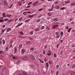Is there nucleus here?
Here are the masks:
<instances>
[{
    "label": "nucleus",
    "mask_w": 75,
    "mask_h": 75,
    "mask_svg": "<svg viewBox=\"0 0 75 75\" xmlns=\"http://www.w3.org/2000/svg\"><path fill=\"white\" fill-rule=\"evenodd\" d=\"M57 26H58V24L57 23H55V24H54L53 28H55L57 27Z\"/></svg>",
    "instance_id": "nucleus-1"
},
{
    "label": "nucleus",
    "mask_w": 75,
    "mask_h": 75,
    "mask_svg": "<svg viewBox=\"0 0 75 75\" xmlns=\"http://www.w3.org/2000/svg\"><path fill=\"white\" fill-rule=\"evenodd\" d=\"M30 58L31 59H32L33 60H34L35 59V57L34 56H33V55H31L30 56Z\"/></svg>",
    "instance_id": "nucleus-2"
},
{
    "label": "nucleus",
    "mask_w": 75,
    "mask_h": 75,
    "mask_svg": "<svg viewBox=\"0 0 75 75\" xmlns=\"http://www.w3.org/2000/svg\"><path fill=\"white\" fill-rule=\"evenodd\" d=\"M25 52V50L24 49H23L21 50V53L22 54H24Z\"/></svg>",
    "instance_id": "nucleus-3"
},
{
    "label": "nucleus",
    "mask_w": 75,
    "mask_h": 75,
    "mask_svg": "<svg viewBox=\"0 0 75 75\" xmlns=\"http://www.w3.org/2000/svg\"><path fill=\"white\" fill-rule=\"evenodd\" d=\"M51 53H52L50 51V50H49V51L47 53V55H48V56H50V55H51Z\"/></svg>",
    "instance_id": "nucleus-4"
},
{
    "label": "nucleus",
    "mask_w": 75,
    "mask_h": 75,
    "mask_svg": "<svg viewBox=\"0 0 75 75\" xmlns=\"http://www.w3.org/2000/svg\"><path fill=\"white\" fill-rule=\"evenodd\" d=\"M4 5L5 6H7L8 4L7 1H4Z\"/></svg>",
    "instance_id": "nucleus-5"
},
{
    "label": "nucleus",
    "mask_w": 75,
    "mask_h": 75,
    "mask_svg": "<svg viewBox=\"0 0 75 75\" xmlns=\"http://www.w3.org/2000/svg\"><path fill=\"white\" fill-rule=\"evenodd\" d=\"M28 59V56H25L24 57V60H27V59Z\"/></svg>",
    "instance_id": "nucleus-6"
},
{
    "label": "nucleus",
    "mask_w": 75,
    "mask_h": 75,
    "mask_svg": "<svg viewBox=\"0 0 75 75\" xmlns=\"http://www.w3.org/2000/svg\"><path fill=\"white\" fill-rule=\"evenodd\" d=\"M58 20V19L57 18H54L53 19V20L54 21H57Z\"/></svg>",
    "instance_id": "nucleus-7"
},
{
    "label": "nucleus",
    "mask_w": 75,
    "mask_h": 75,
    "mask_svg": "<svg viewBox=\"0 0 75 75\" xmlns=\"http://www.w3.org/2000/svg\"><path fill=\"white\" fill-rule=\"evenodd\" d=\"M54 7V4H53L51 9H50L49 10L50 11H52V10L53 9Z\"/></svg>",
    "instance_id": "nucleus-8"
},
{
    "label": "nucleus",
    "mask_w": 75,
    "mask_h": 75,
    "mask_svg": "<svg viewBox=\"0 0 75 75\" xmlns=\"http://www.w3.org/2000/svg\"><path fill=\"white\" fill-rule=\"evenodd\" d=\"M71 6H74L75 5V3H74V2H72V3H71Z\"/></svg>",
    "instance_id": "nucleus-9"
},
{
    "label": "nucleus",
    "mask_w": 75,
    "mask_h": 75,
    "mask_svg": "<svg viewBox=\"0 0 75 75\" xmlns=\"http://www.w3.org/2000/svg\"><path fill=\"white\" fill-rule=\"evenodd\" d=\"M43 53L44 55H46V52L45 50H44V51H43Z\"/></svg>",
    "instance_id": "nucleus-10"
},
{
    "label": "nucleus",
    "mask_w": 75,
    "mask_h": 75,
    "mask_svg": "<svg viewBox=\"0 0 75 75\" xmlns=\"http://www.w3.org/2000/svg\"><path fill=\"white\" fill-rule=\"evenodd\" d=\"M22 74L23 75H27V73H25V72H22Z\"/></svg>",
    "instance_id": "nucleus-11"
},
{
    "label": "nucleus",
    "mask_w": 75,
    "mask_h": 75,
    "mask_svg": "<svg viewBox=\"0 0 75 75\" xmlns=\"http://www.w3.org/2000/svg\"><path fill=\"white\" fill-rule=\"evenodd\" d=\"M11 28H8V29H7L6 30L7 31H10V30H11Z\"/></svg>",
    "instance_id": "nucleus-12"
},
{
    "label": "nucleus",
    "mask_w": 75,
    "mask_h": 75,
    "mask_svg": "<svg viewBox=\"0 0 75 75\" xmlns=\"http://www.w3.org/2000/svg\"><path fill=\"white\" fill-rule=\"evenodd\" d=\"M3 16L4 17H6V13H3Z\"/></svg>",
    "instance_id": "nucleus-13"
},
{
    "label": "nucleus",
    "mask_w": 75,
    "mask_h": 75,
    "mask_svg": "<svg viewBox=\"0 0 75 75\" xmlns=\"http://www.w3.org/2000/svg\"><path fill=\"white\" fill-rule=\"evenodd\" d=\"M38 3V1H36V2H35V3H33V5H35V4H37V3Z\"/></svg>",
    "instance_id": "nucleus-14"
},
{
    "label": "nucleus",
    "mask_w": 75,
    "mask_h": 75,
    "mask_svg": "<svg viewBox=\"0 0 75 75\" xmlns=\"http://www.w3.org/2000/svg\"><path fill=\"white\" fill-rule=\"evenodd\" d=\"M55 8L57 9H58L59 8V6H56Z\"/></svg>",
    "instance_id": "nucleus-15"
},
{
    "label": "nucleus",
    "mask_w": 75,
    "mask_h": 75,
    "mask_svg": "<svg viewBox=\"0 0 75 75\" xmlns=\"http://www.w3.org/2000/svg\"><path fill=\"white\" fill-rule=\"evenodd\" d=\"M41 20L40 19H39V20H37L36 21V22L38 23V22H39Z\"/></svg>",
    "instance_id": "nucleus-16"
},
{
    "label": "nucleus",
    "mask_w": 75,
    "mask_h": 75,
    "mask_svg": "<svg viewBox=\"0 0 75 75\" xmlns=\"http://www.w3.org/2000/svg\"><path fill=\"white\" fill-rule=\"evenodd\" d=\"M26 44L28 45H29V44H30V42L29 41H28L27 42Z\"/></svg>",
    "instance_id": "nucleus-17"
},
{
    "label": "nucleus",
    "mask_w": 75,
    "mask_h": 75,
    "mask_svg": "<svg viewBox=\"0 0 75 75\" xmlns=\"http://www.w3.org/2000/svg\"><path fill=\"white\" fill-rule=\"evenodd\" d=\"M59 34H58V35H57L56 36V38H57V39H58V38H59Z\"/></svg>",
    "instance_id": "nucleus-18"
},
{
    "label": "nucleus",
    "mask_w": 75,
    "mask_h": 75,
    "mask_svg": "<svg viewBox=\"0 0 75 75\" xmlns=\"http://www.w3.org/2000/svg\"><path fill=\"white\" fill-rule=\"evenodd\" d=\"M18 37L19 38H23V36H22L21 35H19Z\"/></svg>",
    "instance_id": "nucleus-19"
},
{
    "label": "nucleus",
    "mask_w": 75,
    "mask_h": 75,
    "mask_svg": "<svg viewBox=\"0 0 75 75\" xmlns=\"http://www.w3.org/2000/svg\"><path fill=\"white\" fill-rule=\"evenodd\" d=\"M39 61L41 63H43V61H42V60H40V59H39Z\"/></svg>",
    "instance_id": "nucleus-20"
},
{
    "label": "nucleus",
    "mask_w": 75,
    "mask_h": 75,
    "mask_svg": "<svg viewBox=\"0 0 75 75\" xmlns=\"http://www.w3.org/2000/svg\"><path fill=\"white\" fill-rule=\"evenodd\" d=\"M14 50L15 53H16L17 52V48L16 47H15L14 48Z\"/></svg>",
    "instance_id": "nucleus-21"
},
{
    "label": "nucleus",
    "mask_w": 75,
    "mask_h": 75,
    "mask_svg": "<svg viewBox=\"0 0 75 75\" xmlns=\"http://www.w3.org/2000/svg\"><path fill=\"white\" fill-rule=\"evenodd\" d=\"M2 42H3V45H4V44H5V43H6V42L4 40H2Z\"/></svg>",
    "instance_id": "nucleus-22"
},
{
    "label": "nucleus",
    "mask_w": 75,
    "mask_h": 75,
    "mask_svg": "<svg viewBox=\"0 0 75 75\" xmlns=\"http://www.w3.org/2000/svg\"><path fill=\"white\" fill-rule=\"evenodd\" d=\"M1 18H0V22H3L4 21V20L3 19H1Z\"/></svg>",
    "instance_id": "nucleus-23"
},
{
    "label": "nucleus",
    "mask_w": 75,
    "mask_h": 75,
    "mask_svg": "<svg viewBox=\"0 0 75 75\" xmlns=\"http://www.w3.org/2000/svg\"><path fill=\"white\" fill-rule=\"evenodd\" d=\"M30 20V19H28V20H25V22H28Z\"/></svg>",
    "instance_id": "nucleus-24"
},
{
    "label": "nucleus",
    "mask_w": 75,
    "mask_h": 75,
    "mask_svg": "<svg viewBox=\"0 0 75 75\" xmlns=\"http://www.w3.org/2000/svg\"><path fill=\"white\" fill-rule=\"evenodd\" d=\"M27 13V12L25 11V12H23V14H24V15H26Z\"/></svg>",
    "instance_id": "nucleus-25"
},
{
    "label": "nucleus",
    "mask_w": 75,
    "mask_h": 75,
    "mask_svg": "<svg viewBox=\"0 0 75 75\" xmlns=\"http://www.w3.org/2000/svg\"><path fill=\"white\" fill-rule=\"evenodd\" d=\"M13 20H12V19H10V20H9L8 21V22H9V23H10V21H13Z\"/></svg>",
    "instance_id": "nucleus-26"
},
{
    "label": "nucleus",
    "mask_w": 75,
    "mask_h": 75,
    "mask_svg": "<svg viewBox=\"0 0 75 75\" xmlns=\"http://www.w3.org/2000/svg\"><path fill=\"white\" fill-rule=\"evenodd\" d=\"M20 62L21 61L20 60H18L17 62V64H19V63H20Z\"/></svg>",
    "instance_id": "nucleus-27"
},
{
    "label": "nucleus",
    "mask_w": 75,
    "mask_h": 75,
    "mask_svg": "<svg viewBox=\"0 0 75 75\" xmlns=\"http://www.w3.org/2000/svg\"><path fill=\"white\" fill-rule=\"evenodd\" d=\"M22 47V45H19V46L18 47L19 49H20L21 47Z\"/></svg>",
    "instance_id": "nucleus-28"
},
{
    "label": "nucleus",
    "mask_w": 75,
    "mask_h": 75,
    "mask_svg": "<svg viewBox=\"0 0 75 75\" xmlns=\"http://www.w3.org/2000/svg\"><path fill=\"white\" fill-rule=\"evenodd\" d=\"M11 14H6V16L7 17H11Z\"/></svg>",
    "instance_id": "nucleus-29"
},
{
    "label": "nucleus",
    "mask_w": 75,
    "mask_h": 75,
    "mask_svg": "<svg viewBox=\"0 0 75 75\" xmlns=\"http://www.w3.org/2000/svg\"><path fill=\"white\" fill-rule=\"evenodd\" d=\"M46 66L47 67H49V64L48 63H46Z\"/></svg>",
    "instance_id": "nucleus-30"
},
{
    "label": "nucleus",
    "mask_w": 75,
    "mask_h": 75,
    "mask_svg": "<svg viewBox=\"0 0 75 75\" xmlns=\"http://www.w3.org/2000/svg\"><path fill=\"white\" fill-rule=\"evenodd\" d=\"M55 34L56 35H58V34H59V33L58 32H56V33H55Z\"/></svg>",
    "instance_id": "nucleus-31"
},
{
    "label": "nucleus",
    "mask_w": 75,
    "mask_h": 75,
    "mask_svg": "<svg viewBox=\"0 0 75 75\" xmlns=\"http://www.w3.org/2000/svg\"><path fill=\"white\" fill-rule=\"evenodd\" d=\"M59 73V71H57L56 73V75H58Z\"/></svg>",
    "instance_id": "nucleus-32"
},
{
    "label": "nucleus",
    "mask_w": 75,
    "mask_h": 75,
    "mask_svg": "<svg viewBox=\"0 0 75 75\" xmlns=\"http://www.w3.org/2000/svg\"><path fill=\"white\" fill-rule=\"evenodd\" d=\"M70 2V1H65V3H69Z\"/></svg>",
    "instance_id": "nucleus-33"
},
{
    "label": "nucleus",
    "mask_w": 75,
    "mask_h": 75,
    "mask_svg": "<svg viewBox=\"0 0 75 75\" xmlns=\"http://www.w3.org/2000/svg\"><path fill=\"white\" fill-rule=\"evenodd\" d=\"M75 72H73L71 74V75H75Z\"/></svg>",
    "instance_id": "nucleus-34"
},
{
    "label": "nucleus",
    "mask_w": 75,
    "mask_h": 75,
    "mask_svg": "<svg viewBox=\"0 0 75 75\" xmlns=\"http://www.w3.org/2000/svg\"><path fill=\"white\" fill-rule=\"evenodd\" d=\"M8 47H6V48H5L6 51H7L8 50Z\"/></svg>",
    "instance_id": "nucleus-35"
},
{
    "label": "nucleus",
    "mask_w": 75,
    "mask_h": 75,
    "mask_svg": "<svg viewBox=\"0 0 75 75\" xmlns=\"http://www.w3.org/2000/svg\"><path fill=\"white\" fill-rule=\"evenodd\" d=\"M47 14L49 16H51V14L50 13H47Z\"/></svg>",
    "instance_id": "nucleus-36"
},
{
    "label": "nucleus",
    "mask_w": 75,
    "mask_h": 75,
    "mask_svg": "<svg viewBox=\"0 0 75 75\" xmlns=\"http://www.w3.org/2000/svg\"><path fill=\"white\" fill-rule=\"evenodd\" d=\"M34 15H30V16H29V17H32Z\"/></svg>",
    "instance_id": "nucleus-37"
},
{
    "label": "nucleus",
    "mask_w": 75,
    "mask_h": 75,
    "mask_svg": "<svg viewBox=\"0 0 75 75\" xmlns=\"http://www.w3.org/2000/svg\"><path fill=\"white\" fill-rule=\"evenodd\" d=\"M54 57H56L57 55H56V53H54Z\"/></svg>",
    "instance_id": "nucleus-38"
},
{
    "label": "nucleus",
    "mask_w": 75,
    "mask_h": 75,
    "mask_svg": "<svg viewBox=\"0 0 75 75\" xmlns=\"http://www.w3.org/2000/svg\"><path fill=\"white\" fill-rule=\"evenodd\" d=\"M22 24H23V23H21L18 24V27L19 26H20V25H22Z\"/></svg>",
    "instance_id": "nucleus-39"
},
{
    "label": "nucleus",
    "mask_w": 75,
    "mask_h": 75,
    "mask_svg": "<svg viewBox=\"0 0 75 75\" xmlns=\"http://www.w3.org/2000/svg\"><path fill=\"white\" fill-rule=\"evenodd\" d=\"M39 28H37V29H35V31H38V30H39Z\"/></svg>",
    "instance_id": "nucleus-40"
},
{
    "label": "nucleus",
    "mask_w": 75,
    "mask_h": 75,
    "mask_svg": "<svg viewBox=\"0 0 75 75\" xmlns=\"http://www.w3.org/2000/svg\"><path fill=\"white\" fill-rule=\"evenodd\" d=\"M18 6H20L21 5V2H19V3H18Z\"/></svg>",
    "instance_id": "nucleus-41"
},
{
    "label": "nucleus",
    "mask_w": 75,
    "mask_h": 75,
    "mask_svg": "<svg viewBox=\"0 0 75 75\" xmlns=\"http://www.w3.org/2000/svg\"><path fill=\"white\" fill-rule=\"evenodd\" d=\"M71 29H72V28H69V29L68 30V32H70L71 30Z\"/></svg>",
    "instance_id": "nucleus-42"
},
{
    "label": "nucleus",
    "mask_w": 75,
    "mask_h": 75,
    "mask_svg": "<svg viewBox=\"0 0 75 75\" xmlns=\"http://www.w3.org/2000/svg\"><path fill=\"white\" fill-rule=\"evenodd\" d=\"M22 17H20L19 18V21H21V20H22Z\"/></svg>",
    "instance_id": "nucleus-43"
},
{
    "label": "nucleus",
    "mask_w": 75,
    "mask_h": 75,
    "mask_svg": "<svg viewBox=\"0 0 75 75\" xmlns=\"http://www.w3.org/2000/svg\"><path fill=\"white\" fill-rule=\"evenodd\" d=\"M3 51H0V54H3Z\"/></svg>",
    "instance_id": "nucleus-44"
},
{
    "label": "nucleus",
    "mask_w": 75,
    "mask_h": 75,
    "mask_svg": "<svg viewBox=\"0 0 75 75\" xmlns=\"http://www.w3.org/2000/svg\"><path fill=\"white\" fill-rule=\"evenodd\" d=\"M75 67V64H74V65L72 66V68H74Z\"/></svg>",
    "instance_id": "nucleus-45"
},
{
    "label": "nucleus",
    "mask_w": 75,
    "mask_h": 75,
    "mask_svg": "<svg viewBox=\"0 0 75 75\" xmlns=\"http://www.w3.org/2000/svg\"><path fill=\"white\" fill-rule=\"evenodd\" d=\"M20 34H21L22 35H23V33L22 32H20Z\"/></svg>",
    "instance_id": "nucleus-46"
},
{
    "label": "nucleus",
    "mask_w": 75,
    "mask_h": 75,
    "mask_svg": "<svg viewBox=\"0 0 75 75\" xmlns=\"http://www.w3.org/2000/svg\"><path fill=\"white\" fill-rule=\"evenodd\" d=\"M4 31H5V30H2V34H3V33H4Z\"/></svg>",
    "instance_id": "nucleus-47"
},
{
    "label": "nucleus",
    "mask_w": 75,
    "mask_h": 75,
    "mask_svg": "<svg viewBox=\"0 0 75 75\" xmlns=\"http://www.w3.org/2000/svg\"><path fill=\"white\" fill-rule=\"evenodd\" d=\"M5 69H6V68H4L2 70L3 71H5Z\"/></svg>",
    "instance_id": "nucleus-48"
},
{
    "label": "nucleus",
    "mask_w": 75,
    "mask_h": 75,
    "mask_svg": "<svg viewBox=\"0 0 75 75\" xmlns=\"http://www.w3.org/2000/svg\"><path fill=\"white\" fill-rule=\"evenodd\" d=\"M56 67L57 68H58V67H59V65H58V64H57Z\"/></svg>",
    "instance_id": "nucleus-49"
},
{
    "label": "nucleus",
    "mask_w": 75,
    "mask_h": 75,
    "mask_svg": "<svg viewBox=\"0 0 75 75\" xmlns=\"http://www.w3.org/2000/svg\"><path fill=\"white\" fill-rule=\"evenodd\" d=\"M13 5V4H11V6L9 7V8H11V7H12Z\"/></svg>",
    "instance_id": "nucleus-50"
},
{
    "label": "nucleus",
    "mask_w": 75,
    "mask_h": 75,
    "mask_svg": "<svg viewBox=\"0 0 75 75\" xmlns=\"http://www.w3.org/2000/svg\"><path fill=\"white\" fill-rule=\"evenodd\" d=\"M5 26H5V24H4V25H3L2 26V27H3V28H4V27H5Z\"/></svg>",
    "instance_id": "nucleus-51"
},
{
    "label": "nucleus",
    "mask_w": 75,
    "mask_h": 75,
    "mask_svg": "<svg viewBox=\"0 0 75 75\" xmlns=\"http://www.w3.org/2000/svg\"><path fill=\"white\" fill-rule=\"evenodd\" d=\"M63 9H65V7H62L61 8H60V10H63Z\"/></svg>",
    "instance_id": "nucleus-52"
},
{
    "label": "nucleus",
    "mask_w": 75,
    "mask_h": 75,
    "mask_svg": "<svg viewBox=\"0 0 75 75\" xmlns=\"http://www.w3.org/2000/svg\"><path fill=\"white\" fill-rule=\"evenodd\" d=\"M45 28V26H42L41 27V28L42 30V29H44V28Z\"/></svg>",
    "instance_id": "nucleus-53"
},
{
    "label": "nucleus",
    "mask_w": 75,
    "mask_h": 75,
    "mask_svg": "<svg viewBox=\"0 0 75 75\" xmlns=\"http://www.w3.org/2000/svg\"><path fill=\"white\" fill-rule=\"evenodd\" d=\"M30 34H33V32H30Z\"/></svg>",
    "instance_id": "nucleus-54"
},
{
    "label": "nucleus",
    "mask_w": 75,
    "mask_h": 75,
    "mask_svg": "<svg viewBox=\"0 0 75 75\" xmlns=\"http://www.w3.org/2000/svg\"><path fill=\"white\" fill-rule=\"evenodd\" d=\"M32 2H30V3H29L28 4V6H29V5H30V4H32Z\"/></svg>",
    "instance_id": "nucleus-55"
},
{
    "label": "nucleus",
    "mask_w": 75,
    "mask_h": 75,
    "mask_svg": "<svg viewBox=\"0 0 75 75\" xmlns=\"http://www.w3.org/2000/svg\"><path fill=\"white\" fill-rule=\"evenodd\" d=\"M62 53H63V52H62V51H61L60 52V54H62Z\"/></svg>",
    "instance_id": "nucleus-56"
},
{
    "label": "nucleus",
    "mask_w": 75,
    "mask_h": 75,
    "mask_svg": "<svg viewBox=\"0 0 75 75\" xmlns=\"http://www.w3.org/2000/svg\"><path fill=\"white\" fill-rule=\"evenodd\" d=\"M58 3V1H56L55 2H54L55 4H57V3Z\"/></svg>",
    "instance_id": "nucleus-57"
},
{
    "label": "nucleus",
    "mask_w": 75,
    "mask_h": 75,
    "mask_svg": "<svg viewBox=\"0 0 75 75\" xmlns=\"http://www.w3.org/2000/svg\"><path fill=\"white\" fill-rule=\"evenodd\" d=\"M49 64H52V62L51 61H49Z\"/></svg>",
    "instance_id": "nucleus-58"
},
{
    "label": "nucleus",
    "mask_w": 75,
    "mask_h": 75,
    "mask_svg": "<svg viewBox=\"0 0 75 75\" xmlns=\"http://www.w3.org/2000/svg\"><path fill=\"white\" fill-rule=\"evenodd\" d=\"M63 32H61V35H63Z\"/></svg>",
    "instance_id": "nucleus-59"
},
{
    "label": "nucleus",
    "mask_w": 75,
    "mask_h": 75,
    "mask_svg": "<svg viewBox=\"0 0 75 75\" xmlns=\"http://www.w3.org/2000/svg\"><path fill=\"white\" fill-rule=\"evenodd\" d=\"M5 20L7 21L8 20V19L7 18H5V19H4Z\"/></svg>",
    "instance_id": "nucleus-60"
},
{
    "label": "nucleus",
    "mask_w": 75,
    "mask_h": 75,
    "mask_svg": "<svg viewBox=\"0 0 75 75\" xmlns=\"http://www.w3.org/2000/svg\"><path fill=\"white\" fill-rule=\"evenodd\" d=\"M30 50H31L33 51L34 50V49L33 48H31Z\"/></svg>",
    "instance_id": "nucleus-61"
},
{
    "label": "nucleus",
    "mask_w": 75,
    "mask_h": 75,
    "mask_svg": "<svg viewBox=\"0 0 75 75\" xmlns=\"http://www.w3.org/2000/svg\"><path fill=\"white\" fill-rule=\"evenodd\" d=\"M12 47V45H10V48H11Z\"/></svg>",
    "instance_id": "nucleus-62"
},
{
    "label": "nucleus",
    "mask_w": 75,
    "mask_h": 75,
    "mask_svg": "<svg viewBox=\"0 0 75 75\" xmlns=\"http://www.w3.org/2000/svg\"><path fill=\"white\" fill-rule=\"evenodd\" d=\"M74 21H72V22H71V24H74Z\"/></svg>",
    "instance_id": "nucleus-63"
},
{
    "label": "nucleus",
    "mask_w": 75,
    "mask_h": 75,
    "mask_svg": "<svg viewBox=\"0 0 75 75\" xmlns=\"http://www.w3.org/2000/svg\"><path fill=\"white\" fill-rule=\"evenodd\" d=\"M18 75H22L21 74V73H19Z\"/></svg>",
    "instance_id": "nucleus-64"
}]
</instances>
